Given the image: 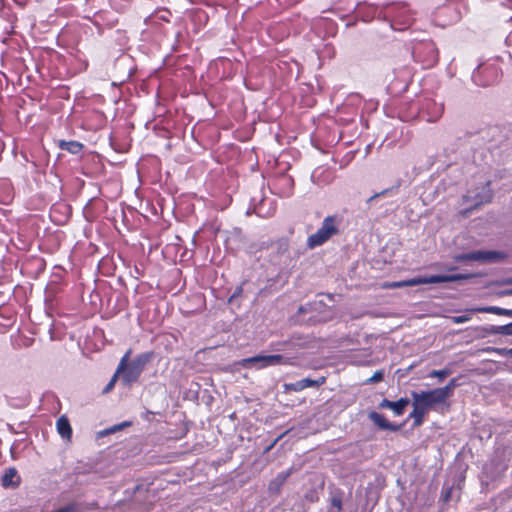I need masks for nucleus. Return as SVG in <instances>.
Segmentation results:
<instances>
[{
  "mask_svg": "<svg viewBox=\"0 0 512 512\" xmlns=\"http://www.w3.org/2000/svg\"><path fill=\"white\" fill-rule=\"evenodd\" d=\"M289 473H279L277 477L270 483L269 489L271 491H278L280 487L286 482Z\"/></svg>",
  "mask_w": 512,
  "mask_h": 512,
  "instance_id": "4be33fe9",
  "label": "nucleus"
},
{
  "mask_svg": "<svg viewBox=\"0 0 512 512\" xmlns=\"http://www.w3.org/2000/svg\"><path fill=\"white\" fill-rule=\"evenodd\" d=\"M454 270H456V267H448L447 268V271H454Z\"/></svg>",
  "mask_w": 512,
  "mask_h": 512,
  "instance_id": "a19ab883",
  "label": "nucleus"
},
{
  "mask_svg": "<svg viewBox=\"0 0 512 512\" xmlns=\"http://www.w3.org/2000/svg\"><path fill=\"white\" fill-rule=\"evenodd\" d=\"M0 189H3V190H5L7 192L5 197L2 199V201L4 203L9 202L12 199L10 183L8 181H5V180L4 181H0Z\"/></svg>",
  "mask_w": 512,
  "mask_h": 512,
  "instance_id": "b1692460",
  "label": "nucleus"
},
{
  "mask_svg": "<svg viewBox=\"0 0 512 512\" xmlns=\"http://www.w3.org/2000/svg\"><path fill=\"white\" fill-rule=\"evenodd\" d=\"M119 375H120V373H118L117 370H116L114 375L110 379V381L107 383V385L103 389V393H108V392H110L113 389V387H114V385H115Z\"/></svg>",
  "mask_w": 512,
  "mask_h": 512,
  "instance_id": "c85d7f7f",
  "label": "nucleus"
},
{
  "mask_svg": "<svg viewBox=\"0 0 512 512\" xmlns=\"http://www.w3.org/2000/svg\"><path fill=\"white\" fill-rule=\"evenodd\" d=\"M483 330L490 335H497V326L496 325H489L487 327H484Z\"/></svg>",
  "mask_w": 512,
  "mask_h": 512,
  "instance_id": "72a5a7b5",
  "label": "nucleus"
},
{
  "mask_svg": "<svg viewBox=\"0 0 512 512\" xmlns=\"http://www.w3.org/2000/svg\"><path fill=\"white\" fill-rule=\"evenodd\" d=\"M121 429H122V425H114V426H112L110 428H107V429L101 431L99 434L101 436H104V435L115 433L116 431H119Z\"/></svg>",
  "mask_w": 512,
  "mask_h": 512,
  "instance_id": "7c9ffc66",
  "label": "nucleus"
},
{
  "mask_svg": "<svg viewBox=\"0 0 512 512\" xmlns=\"http://www.w3.org/2000/svg\"><path fill=\"white\" fill-rule=\"evenodd\" d=\"M506 283H507V284H512V278L507 279V280H506Z\"/></svg>",
  "mask_w": 512,
  "mask_h": 512,
  "instance_id": "79ce46f5",
  "label": "nucleus"
},
{
  "mask_svg": "<svg viewBox=\"0 0 512 512\" xmlns=\"http://www.w3.org/2000/svg\"><path fill=\"white\" fill-rule=\"evenodd\" d=\"M356 10L364 22H370L374 18L383 20L384 7L379 8L371 4L358 3Z\"/></svg>",
  "mask_w": 512,
  "mask_h": 512,
  "instance_id": "9d476101",
  "label": "nucleus"
},
{
  "mask_svg": "<svg viewBox=\"0 0 512 512\" xmlns=\"http://www.w3.org/2000/svg\"><path fill=\"white\" fill-rule=\"evenodd\" d=\"M325 381V377H319L318 379L304 378L293 383H286L284 387L289 391L300 392L308 387H319Z\"/></svg>",
  "mask_w": 512,
  "mask_h": 512,
  "instance_id": "9b49d317",
  "label": "nucleus"
},
{
  "mask_svg": "<svg viewBox=\"0 0 512 512\" xmlns=\"http://www.w3.org/2000/svg\"><path fill=\"white\" fill-rule=\"evenodd\" d=\"M428 410L423 407L418 401L413 400V411L410 413V418L414 419V425L419 426L423 422L424 415Z\"/></svg>",
  "mask_w": 512,
  "mask_h": 512,
  "instance_id": "a211bd4d",
  "label": "nucleus"
},
{
  "mask_svg": "<svg viewBox=\"0 0 512 512\" xmlns=\"http://www.w3.org/2000/svg\"><path fill=\"white\" fill-rule=\"evenodd\" d=\"M501 296H512V288L500 292Z\"/></svg>",
  "mask_w": 512,
  "mask_h": 512,
  "instance_id": "58836bf2",
  "label": "nucleus"
},
{
  "mask_svg": "<svg viewBox=\"0 0 512 512\" xmlns=\"http://www.w3.org/2000/svg\"><path fill=\"white\" fill-rule=\"evenodd\" d=\"M451 369L450 368H444V369H441V370H432L430 373H429V377L430 378H438L440 381L444 380L447 376H449L451 374Z\"/></svg>",
  "mask_w": 512,
  "mask_h": 512,
  "instance_id": "5701e85b",
  "label": "nucleus"
},
{
  "mask_svg": "<svg viewBox=\"0 0 512 512\" xmlns=\"http://www.w3.org/2000/svg\"><path fill=\"white\" fill-rule=\"evenodd\" d=\"M331 508L332 509H336V512H341L342 511V498L339 494H334L332 497H331Z\"/></svg>",
  "mask_w": 512,
  "mask_h": 512,
  "instance_id": "393cba45",
  "label": "nucleus"
},
{
  "mask_svg": "<svg viewBox=\"0 0 512 512\" xmlns=\"http://www.w3.org/2000/svg\"><path fill=\"white\" fill-rule=\"evenodd\" d=\"M242 292H243L242 286H237L229 298V303H232L234 299H236L237 297H239L242 294Z\"/></svg>",
  "mask_w": 512,
  "mask_h": 512,
  "instance_id": "2f4dec72",
  "label": "nucleus"
},
{
  "mask_svg": "<svg viewBox=\"0 0 512 512\" xmlns=\"http://www.w3.org/2000/svg\"><path fill=\"white\" fill-rule=\"evenodd\" d=\"M439 395L441 396L442 400L444 401V403H446L447 399L453 394V389L450 388L449 386H444V387H440V388H436Z\"/></svg>",
  "mask_w": 512,
  "mask_h": 512,
  "instance_id": "a878e982",
  "label": "nucleus"
},
{
  "mask_svg": "<svg viewBox=\"0 0 512 512\" xmlns=\"http://www.w3.org/2000/svg\"><path fill=\"white\" fill-rule=\"evenodd\" d=\"M476 274L473 273H458V274H441V275H430V276H419L414 277L407 280L395 281L386 285L387 288H402V287H411L422 284H436V283H446V282H458L462 280H468L470 278L476 277Z\"/></svg>",
  "mask_w": 512,
  "mask_h": 512,
  "instance_id": "f03ea898",
  "label": "nucleus"
},
{
  "mask_svg": "<svg viewBox=\"0 0 512 512\" xmlns=\"http://www.w3.org/2000/svg\"><path fill=\"white\" fill-rule=\"evenodd\" d=\"M444 112V105L434 100L427 99L421 107L422 117L430 123L439 120Z\"/></svg>",
  "mask_w": 512,
  "mask_h": 512,
  "instance_id": "1a4fd4ad",
  "label": "nucleus"
},
{
  "mask_svg": "<svg viewBox=\"0 0 512 512\" xmlns=\"http://www.w3.org/2000/svg\"><path fill=\"white\" fill-rule=\"evenodd\" d=\"M339 232L336 216L324 218L321 227L307 239V246L310 249L316 248L327 242L333 235Z\"/></svg>",
  "mask_w": 512,
  "mask_h": 512,
  "instance_id": "39448f33",
  "label": "nucleus"
},
{
  "mask_svg": "<svg viewBox=\"0 0 512 512\" xmlns=\"http://www.w3.org/2000/svg\"><path fill=\"white\" fill-rule=\"evenodd\" d=\"M292 358L285 357L281 354L273 355H255L240 360L239 365L243 368H255L257 370L277 365H292Z\"/></svg>",
  "mask_w": 512,
  "mask_h": 512,
  "instance_id": "20e7f679",
  "label": "nucleus"
},
{
  "mask_svg": "<svg viewBox=\"0 0 512 512\" xmlns=\"http://www.w3.org/2000/svg\"><path fill=\"white\" fill-rule=\"evenodd\" d=\"M368 417L381 430L397 431L400 428L399 426L390 423L382 414L378 412L371 411Z\"/></svg>",
  "mask_w": 512,
  "mask_h": 512,
  "instance_id": "ddd939ff",
  "label": "nucleus"
},
{
  "mask_svg": "<svg viewBox=\"0 0 512 512\" xmlns=\"http://www.w3.org/2000/svg\"><path fill=\"white\" fill-rule=\"evenodd\" d=\"M383 378H384V371L377 370L376 372H374V374L370 378H368L366 380L365 383H367V384L378 383V382L382 381Z\"/></svg>",
  "mask_w": 512,
  "mask_h": 512,
  "instance_id": "bb28decb",
  "label": "nucleus"
},
{
  "mask_svg": "<svg viewBox=\"0 0 512 512\" xmlns=\"http://www.w3.org/2000/svg\"><path fill=\"white\" fill-rule=\"evenodd\" d=\"M75 510L76 509L74 505H66L52 512H75Z\"/></svg>",
  "mask_w": 512,
  "mask_h": 512,
  "instance_id": "473e14b6",
  "label": "nucleus"
},
{
  "mask_svg": "<svg viewBox=\"0 0 512 512\" xmlns=\"http://www.w3.org/2000/svg\"><path fill=\"white\" fill-rule=\"evenodd\" d=\"M58 147L61 150H65L71 154L77 155L82 151V149L84 148V145L81 142L74 141V140H70V141L60 140L58 142Z\"/></svg>",
  "mask_w": 512,
  "mask_h": 512,
  "instance_id": "dca6fc26",
  "label": "nucleus"
},
{
  "mask_svg": "<svg viewBox=\"0 0 512 512\" xmlns=\"http://www.w3.org/2000/svg\"><path fill=\"white\" fill-rule=\"evenodd\" d=\"M131 350H128L121 358L117 372L121 375V382L124 386H131L141 376L145 366L152 360L153 353L145 352L137 355L133 360L129 361Z\"/></svg>",
  "mask_w": 512,
  "mask_h": 512,
  "instance_id": "f257e3e1",
  "label": "nucleus"
},
{
  "mask_svg": "<svg viewBox=\"0 0 512 512\" xmlns=\"http://www.w3.org/2000/svg\"><path fill=\"white\" fill-rule=\"evenodd\" d=\"M392 191V189H385L379 193H376L374 194L373 196H371L369 199H368V202H371L372 200L376 199V198H379L381 196H384L386 195L388 192Z\"/></svg>",
  "mask_w": 512,
  "mask_h": 512,
  "instance_id": "f704fd0d",
  "label": "nucleus"
},
{
  "mask_svg": "<svg viewBox=\"0 0 512 512\" xmlns=\"http://www.w3.org/2000/svg\"><path fill=\"white\" fill-rule=\"evenodd\" d=\"M130 424H131L130 422L125 421V422L120 423L119 425H122V428H124V427L130 426Z\"/></svg>",
  "mask_w": 512,
  "mask_h": 512,
  "instance_id": "ea45409f",
  "label": "nucleus"
},
{
  "mask_svg": "<svg viewBox=\"0 0 512 512\" xmlns=\"http://www.w3.org/2000/svg\"><path fill=\"white\" fill-rule=\"evenodd\" d=\"M451 319H452V322L455 324H462V323L469 321L471 319V317L468 314H465V315L453 316Z\"/></svg>",
  "mask_w": 512,
  "mask_h": 512,
  "instance_id": "c756f323",
  "label": "nucleus"
},
{
  "mask_svg": "<svg viewBox=\"0 0 512 512\" xmlns=\"http://www.w3.org/2000/svg\"><path fill=\"white\" fill-rule=\"evenodd\" d=\"M422 50L428 54V58L426 59L427 65H433L438 61V52L433 43L429 42L416 47L414 53L418 55Z\"/></svg>",
  "mask_w": 512,
  "mask_h": 512,
  "instance_id": "4468645a",
  "label": "nucleus"
},
{
  "mask_svg": "<svg viewBox=\"0 0 512 512\" xmlns=\"http://www.w3.org/2000/svg\"><path fill=\"white\" fill-rule=\"evenodd\" d=\"M276 441H277V440L273 441L272 445H270V447H268V450H269L270 448H272L274 444H276Z\"/></svg>",
  "mask_w": 512,
  "mask_h": 512,
  "instance_id": "37998d69",
  "label": "nucleus"
},
{
  "mask_svg": "<svg viewBox=\"0 0 512 512\" xmlns=\"http://www.w3.org/2000/svg\"><path fill=\"white\" fill-rule=\"evenodd\" d=\"M408 404L409 399L407 398H400L398 401L395 402L390 401L388 399H383L379 404V407L391 409L396 416H401L403 415L405 408L408 406Z\"/></svg>",
  "mask_w": 512,
  "mask_h": 512,
  "instance_id": "f8f14e48",
  "label": "nucleus"
},
{
  "mask_svg": "<svg viewBox=\"0 0 512 512\" xmlns=\"http://www.w3.org/2000/svg\"><path fill=\"white\" fill-rule=\"evenodd\" d=\"M383 21L390 23L394 30H405L412 21L413 16L405 4H388L384 6Z\"/></svg>",
  "mask_w": 512,
  "mask_h": 512,
  "instance_id": "7ed1b4c3",
  "label": "nucleus"
},
{
  "mask_svg": "<svg viewBox=\"0 0 512 512\" xmlns=\"http://www.w3.org/2000/svg\"><path fill=\"white\" fill-rule=\"evenodd\" d=\"M471 311L472 312H480V313H491V314H496V315H501V316L512 317V309L501 308L498 306L479 307V308H474Z\"/></svg>",
  "mask_w": 512,
  "mask_h": 512,
  "instance_id": "f3484780",
  "label": "nucleus"
},
{
  "mask_svg": "<svg viewBox=\"0 0 512 512\" xmlns=\"http://www.w3.org/2000/svg\"><path fill=\"white\" fill-rule=\"evenodd\" d=\"M311 308H312V304H310V303L306 304L304 306H301L299 308V313H305V312L309 311Z\"/></svg>",
  "mask_w": 512,
  "mask_h": 512,
  "instance_id": "e433bc0d",
  "label": "nucleus"
},
{
  "mask_svg": "<svg viewBox=\"0 0 512 512\" xmlns=\"http://www.w3.org/2000/svg\"><path fill=\"white\" fill-rule=\"evenodd\" d=\"M447 386L452 388L453 390L458 386V382L456 378H452L448 383Z\"/></svg>",
  "mask_w": 512,
  "mask_h": 512,
  "instance_id": "c9c22d12",
  "label": "nucleus"
},
{
  "mask_svg": "<svg viewBox=\"0 0 512 512\" xmlns=\"http://www.w3.org/2000/svg\"><path fill=\"white\" fill-rule=\"evenodd\" d=\"M57 431L64 439H70L72 435V428L68 419L64 416L57 420Z\"/></svg>",
  "mask_w": 512,
  "mask_h": 512,
  "instance_id": "aec40b11",
  "label": "nucleus"
},
{
  "mask_svg": "<svg viewBox=\"0 0 512 512\" xmlns=\"http://www.w3.org/2000/svg\"><path fill=\"white\" fill-rule=\"evenodd\" d=\"M492 199V191L489 188V182H487L486 186L483 188L481 193H477L474 196V206H478L484 203L490 202Z\"/></svg>",
  "mask_w": 512,
  "mask_h": 512,
  "instance_id": "412c9836",
  "label": "nucleus"
},
{
  "mask_svg": "<svg viewBox=\"0 0 512 512\" xmlns=\"http://www.w3.org/2000/svg\"><path fill=\"white\" fill-rule=\"evenodd\" d=\"M497 335L512 336V330L510 327V323H508L506 325L497 326Z\"/></svg>",
  "mask_w": 512,
  "mask_h": 512,
  "instance_id": "cd10ccee",
  "label": "nucleus"
},
{
  "mask_svg": "<svg viewBox=\"0 0 512 512\" xmlns=\"http://www.w3.org/2000/svg\"><path fill=\"white\" fill-rule=\"evenodd\" d=\"M471 77L476 85L487 87L498 82L500 72L494 64L479 65L474 69Z\"/></svg>",
  "mask_w": 512,
  "mask_h": 512,
  "instance_id": "0eeeda50",
  "label": "nucleus"
},
{
  "mask_svg": "<svg viewBox=\"0 0 512 512\" xmlns=\"http://www.w3.org/2000/svg\"><path fill=\"white\" fill-rule=\"evenodd\" d=\"M452 488H448L444 493V500L448 501L451 497Z\"/></svg>",
  "mask_w": 512,
  "mask_h": 512,
  "instance_id": "4c0bfd02",
  "label": "nucleus"
},
{
  "mask_svg": "<svg viewBox=\"0 0 512 512\" xmlns=\"http://www.w3.org/2000/svg\"><path fill=\"white\" fill-rule=\"evenodd\" d=\"M505 254L499 251L478 250L457 254L453 257L455 262L476 261L480 263H495L504 259Z\"/></svg>",
  "mask_w": 512,
  "mask_h": 512,
  "instance_id": "423d86ee",
  "label": "nucleus"
},
{
  "mask_svg": "<svg viewBox=\"0 0 512 512\" xmlns=\"http://www.w3.org/2000/svg\"><path fill=\"white\" fill-rule=\"evenodd\" d=\"M1 484L5 488L19 485L18 472L14 467L5 470L4 474L1 476Z\"/></svg>",
  "mask_w": 512,
  "mask_h": 512,
  "instance_id": "2eb2a0df",
  "label": "nucleus"
},
{
  "mask_svg": "<svg viewBox=\"0 0 512 512\" xmlns=\"http://www.w3.org/2000/svg\"><path fill=\"white\" fill-rule=\"evenodd\" d=\"M412 398L418 401L427 410L436 405L445 404L436 388L429 391L412 392Z\"/></svg>",
  "mask_w": 512,
  "mask_h": 512,
  "instance_id": "6e6552de",
  "label": "nucleus"
},
{
  "mask_svg": "<svg viewBox=\"0 0 512 512\" xmlns=\"http://www.w3.org/2000/svg\"><path fill=\"white\" fill-rule=\"evenodd\" d=\"M463 10L465 7L463 4H458L456 6H447L443 9V12L446 14H450L449 23H456L461 20L463 15Z\"/></svg>",
  "mask_w": 512,
  "mask_h": 512,
  "instance_id": "6ab92c4d",
  "label": "nucleus"
}]
</instances>
